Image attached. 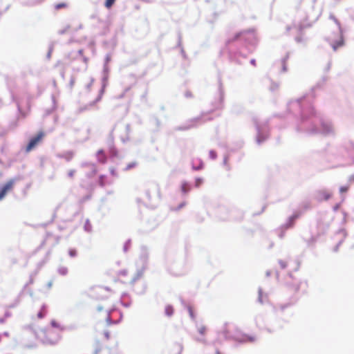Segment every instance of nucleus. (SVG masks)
I'll return each instance as SVG.
<instances>
[{
    "mask_svg": "<svg viewBox=\"0 0 354 354\" xmlns=\"http://www.w3.org/2000/svg\"><path fill=\"white\" fill-rule=\"evenodd\" d=\"M344 45V39L342 35L339 36V39L331 44V46L334 50H336L338 48Z\"/></svg>",
    "mask_w": 354,
    "mask_h": 354,
    "instance_id": "obj_5",
    "label": "nucleus"
},
{
    "mask_svg": "<svg viewBox=\"0 0 354 354\" xmlns=\"http://www.w3.org/2000/svg\"><path fill=\"white\" fill-rule=\"evenodd\" d=\"M59 272L61 274L65 275L68 272V269L66 268H62L59 270Z\"/></svg>",
    "mask_w": 354,
    "mask_h": 354,
    "instance_id": "obj_16",
    "label": "nucleus"
},
{
    "mask_svg": "<svg viewBox=\"0 0 354 354\" xmlns=\"http://www.w3.org/2000/svg\"><path fill=\"white\" fill-rule=\"evenodd\" d=\"M332 194L327 189H320L316 193V199L319 202L328 201L330 198Z\"/></svg>",
    "mask_w": 354,
    "mask_h": 354,
    "instance_id": "obj_2",
    "label": "nucleus"
},
{
    "mask_svg": "<svg viewBox=\"0 0 354 354\" xmlns=\"http://www.w3.org/2000/svg\"><path fill=\"white\" fill-rule=\"evenodd\" d=\"M19 109L20 110V111H21V114L23 115V116L26 117V115L30 112V104L28 105V110L26 111H22L21 109L20 105H19Z\"/></svg>",
    "mask_w": 354,
    "mask_h": 354,
    "instance_id": "obj_12",
    "label": "nucleus"
},
{
    "mask_svg": "<svg viewBox=\"0 0 354 354\" xmlns=\"http://www.w3.org/2000/svg\"><path fill=\"white\" fill-rule=\"evenodd\" d=\"M73 153H68L67 154V156H67V158H67V160H69L70 159H71V158H72V157H73Z\"/></svg>",
    "mask_w": 354,
    "mask_h": 354,
    "instance_id": "obj_23",
    "label": "nucleus"
},
{
    "mask_svg": "<svg viewBox=\"0 0 354 354\" xmlns=\"http://www.w3.org/2000/svg\"><path fill=\"white\" fill-rule=\"evenodd\" d=\"M67 7H68V4L66 3H64V2L56 3L54 6V8H55V9L56 10H59L62 9V8H66Z\"/></svg>",
    "mask_w": 354,
    "mask_h": 354,
    "instance_id": "obj_8",
    "label": "nucleus"
},
{
    "mask_svg": "<svg viewBox=\"0 0 354 354\" xmlns=\"http://www.w3.org/2000/svg\"><path fill=\"white\" fill-rule=\"evenodd\" d=\"M254 338L250 339V341H254Z\"/></svg>",
    "mask_w": 354,
    "mask_h": 354,
    "instance_id": "obj_27",
    "label": "nucleus"
},
{
    "mask_svg": "<svg viewBox=\"0 0 354 354\" xmlns=\"http://www.w3.org/2000/svg\"><path fill=\"white\" fill-rule=\"evenodd\" d=\"M279 263L281 268H285L287 266V263L284 261H279Z\"/></svg>",
    "mask_w": 354,
    "mask_h": 354,
    "instance_id": "obj_18",
    "label": "nucleus"
},
{
    "mask_svg": "<svg viewBox=\"0 0 354 354\" xmlns=\"http://www.w3.org/2000/svg\"><path fill=\"white\" fill-rule=\"evenodd\" d=\"M98 153H99V154H102V155H103V156H104V153H103V151H102V150L99 151H98Z\"/></svg>",
    "mask_w": 354,
    "mask_h": 354,
    "instance_id": "obj_25",
    "label": "nucleus"
},
{
    "mask_svg": "<svg viewBox=\"0 0 354 354\" xmlns=\"http://www.w3.org/2000/svg\"><path fill=\"white\" fill-rule=\"evenodd\" d=\"M197 332L200 335L197 337V340L201 342H205V335L207 332V327L205 325L201 324L197 327Z\"/></svg>",
    "mask_w": 354,
    "mask_h": 354,
    "instance_id": "obj_3",
    "label": "nucleus"
},
{
    "mask_svg": "<svg viewBox=\"0 0 354 354\" xmlns=\"http://www.w3.org/2000/svg\"><path fill=\"white\" fill-rule=\"evenodd\" d=\"M299 217V215L297 214H295V215H292L290 218V221L293 223V222Z\"/></svg>",
    "mask_w": 354,
    "mask_h": 354,
    "instance_id": "obj_19",
    "label": "nucleus"
},
{
    "mask_svg": "<svg viewBox=\"0 0 354 354\" xmlns=\"http://www.w3.org/2000/svg\"><path fill=\"white\" fill-rule=\"evenodd\" d=\"M45 136V133L43 131H39L36 136L32 137L26 147V151L30 152L34 148H35L43 140Z\"/></svg>",
    "mask_w": 354,
    "mask_h": 354,
    "instance_id": "obj_1",
    "label": "nucleus"
},
{
    "mask_svg": "<svg viewBox=\"0 0 354 354\" xmlns=\"http://www.w3.org/2000/svg\"><path fill=\"white\" fill-rule=\"evenodd\" d=\"M174 308L170 305H167L165 307V313L167 316H171L174 313Z\"/></svg>",
    "mask_w": 354,
    "mask_h": 354,
    "instance_id": "obj_7",
    "label": "nucleus"
},
{
    "mask_svg": "<svg viewBox=\"0 0 354 354\" xmlns=\"http://www.w3.org/2000/svg\"><path fill=\"white\" fill-rule=\"evenodd\" d=\"M68 254L71 257H74L77 255V251L75 249H70L68 250Z\"/></svg>",
    "mask_w": 354,
    "mask_h": 354,
    "instance_id": "obj_14",
    "label": "nucleus"
},
{
    "mask_svg": "<svg viewBox=\"0 0 354 354\" xmlns=\"http://www.w3.org/2000/svg\"><path fill=\"white\" fill-rule=\"evenodd\" d=\"M104 335H105L106 338V339H109V333H108V332H106V333H104Z\"/></svg>",
    "mask_w": 354,
    "mask_h": 354,
    "instance_id": "obj_24",
    "label": "nucleus"
},
{
    "mask_svg": "<svg viewBox=\"0 0 354 354\" xmlns=\"http://www.w3.org/2000/svg\"><path fill=\"white\" fill-rule=\"evenodd\" d=\"M348 182L349 183H354V174L349 176Z\"/></svg>",
    "mask_w": 354,
    "mask_h": 354,
    "instance_id": "obj_20",
    "label": "nucleus"
},
{
    "mask_svg": "<svg viewBox=\"0 0 354 354\" xmlns=\"http://www.w3.org/2000/svg\"><path fill=\"white\" fill-rule=\"evenodd\" d=\"M135 165H136V164H135L134 162L131 163V164H129V165H127V169H131V168L135 166Z\"/></svg>",
    "mask_w": 354,
    "mask_h": 354,
    "instance_id": "obj_21",
    "label": "nucleus"
},
{
    "mask_svg": "<svg viewBox=\"0 0 354 354\" xmlns=\"http://www.w3.org/2000/svg\"><path fill=\"white\" fill-rule=\"evenodd\" d=\"M185 205H186V203L185 202H183L177 207H174V210H176V211L179 210L182 207H185Z\"/></svg>",
    "mask_w": 354,
    "mask_h": 354,
    "instance_id": "obj_17",
    "label": "nucleus"
},
{
    "mask_svg": "<svg viewBox=\"0 0 354 354\" xmlns=\"http://www.w3.org/2000/svg\"><path fill=\"white\" fill-rule=\"evenodd\" d=\"M13 185V180H10L3 185L0 189V200L3 199L7 193L12 189Z\"/></svg>",
    "mask_w": 354,
    "mask_h": 354,
    "instance_id": "obj_4",
    "label": "nucleus"
},
{
    "mask_svg": "<svg viewBox=\"0 0 354 354\" xmlns=\"http://www.w3.org/2000/svg\"><path fill=\"white\" fill-rule=\"evenodd\" d=\"M75 172V170H71V171H68V176H69L70 177H71V178H72V177L73 176V175H74Z\"/></svg>",
    "mask_w": 354,
    "mask_h": 354,
    "instance_id": "obj_22",
    "label": "nucleus"
},
{
    "mask_svg": "<svg viewBox=\"0 0 354 354\" xmlns=\"http://www.w3.org/2000/svg\"><path fill=\"white\" fill-rule=\"evenodd\" d=\"M187 309L189 313V315L190 318L193 320L196 319V309L194 306L191 304H188L187 306Z\"/></svg>",
    "mask_w": 354,
    "mask_h": 354,
    "instance_id": "obj_6",
    "label": "nucleus"
},
{
    "mask_svg": "<svg viewBox=\"0 0 354 354\" xmlns=\"http://www.w3.org/2000/svg\"><path fill=\"white\" fill-rule=\"evenodd\" d=\"M115 1L116 0H106L105 3H104V6L106 8L109 9L113 6V5L115 3Z\"/></svg>",
    "mask_w": 354,
    "mask_h": 354,
    "instance_id": "obj_10",
    "label": "nucleus"
},
{
    "mask_svg": "<svg viewBox=\"0 0 354 354\" xmlns=\"http://www.w3.org/2000/svg\"><path fill=\"white\" fill-rule=\"evenodd\" d=\"M46 314V310L44 308H42L41 310L37 314V317L39 319L43 318Z\"/></svg>",
    "mask_w": 354,
    "mask_h": 354,
    "instance_id": "obj_11",
    "label": "nucleus"
},
{
    "mask_svg": "<svg viewBox=\"0 0 354 354\" xmlns=\"http://www.w3.org/2000/svg\"><path fill=\"white\" fill-rule=\"evenodd\" d=\"M203 183V180L201 178H197L196 179L195 185L196 187H199Z\"/></svg>",
    "mask_w": 354,
    "mask_h": 354,
    "instance_id": "obj_15",
    "label": "nucleus"
},
{
    "mask_svg": "<svg viewBox=\"0 0 354 354\" xmlns=\"http://www.w3.org/2000/svg\"><path fill=\"white\" fill-rule=\"evenodd\" d=\"M348 189H349L348 185L342 186L339 188V192L342 194V193L346 192Z\"/></svg>",
    "mask_w": 354,
    "mask_h": 354,
    "instance_id": "obj_13",
    "label": "nucleus"
},
{
    "mask_svg": "<svg viewBox=\"0 0 354 354\" xmlns=\"http://www.w3.org/2000/svg\"><path fill=\"white\" fill-rule=\"evenodd\" d=\"M215 354H221V352L218 350H216Z\"/></svg>",
    "mask_w": 354,
    "mask_h": 354,
    "instance_id": "obj_26",
    "label": "nucleus"
},
{
    "mask_svg": "<svg viewBox=\"0 0 354 354\" xmlns=\"http://www.w3.org/2000/svg\"><path fill=\"white\" fill-rule=\"evenodd\" d=\"M190 189L189 185L187 183H183L181 185V190L184 194H187Z\"/></svg>",
    "mask_w": 354,
    "mask_h": 354,
    "instance_id": "obj_9",
    "label": "nucleus"
}]
</instances>
